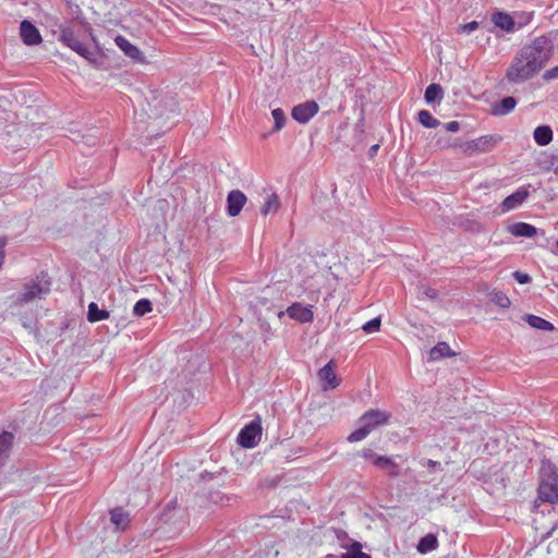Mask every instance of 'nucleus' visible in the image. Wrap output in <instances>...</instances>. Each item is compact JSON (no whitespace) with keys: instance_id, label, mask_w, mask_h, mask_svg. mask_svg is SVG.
Returning <instances> with one entry per match:
<instances>
[{"instance_id":"423d86ee","label":"nucleus","mask_w":558,"mask_h":558,"mask_svg":"<svg viewBox=\"0 0 558 558\" xmlns=\"http://www.w3.org/2000/svg\"><path fill=\"white\" fill-rule=\"evenodd\" d=\"M532 13H529L524 22H520L517 24V22L510 14L499 11L492 15V22L496 27L507 33H514L517 29L522 28L526 23H529L532 19Z\"/></svg>"},{"instance_id":"4468645a","label":"nucleus","mask_w":558,"mask_h":558,"mask_svg":"<svg viewBox=\"0 0 558 558\" xmlns=\"http://www.w3.org/2000/svg\"><path fill=\"white\" fill-rule=\"evenodd\" d=\"M114 43L124 52V54L132 60L142 61L144 59L142 51L135 45L131 44L124 36H116Z\"/></svg>"},{"instance_id":"72a5a7b5","label":"nucleus","mask_w":558,"mask_h":558,"mask_svg":"<svg viewBox=\"0 0 558 558\" xmlns=\"http://www.w3.org/2000/svg\"><path fill=\"white\" fill-rule=\"evenodd\" d=\"M80 56L84 57L86 60L93 62L95 61L96 52L89 50L84 44H83V51H75Z\"/></svg>"},{"instance_id":"f704fd0d","label":"nucleus","mask_w":558,"mask_h":558,"mask_svg":"<svg viewBox=\"0 0 558 558\" xmlns=\"http://www.w3.org/2000/svg\"><path fill=\"white\" fill-rule=\"evenodd\" d=\"M361 456L365 460L372 461V463L375 465L376 458H380L381 456L376 454L372 449H363L361 452Z\"/></svg>"},{"instance_id":"bb28decb","label":"nucleus","mask_w":558,"mask_h":558,"mask_svg":"<svg viewBox=\"0 0 558 558\" xmlns=\"http://www.w3.org/2000/svg\"><path fill=\"white\" fill-rule=\"evenodd\" d=\"M279 208V199L277 194L271 193L267 196L264 205L260 208V214L263 216H267L269 214L276 213Z\"/></svg>"},{"instance_id":"c9c22d12","label":"nucleus","mask_w":558,"mask_h":558,"mask_svg":"<svg viewBox=\"0 0 558 558\" xmlns=\"http://www.w3.org/2000/svg\"><path fill=\"white\" fill-rule=\"evenodd\" d=\"M478 28V23L476 21L469 22L460 27L461 33L471 34L475 29Z\"/></svg>"},{"instance_id":"20e7f679","label":"nucleus","mask_w":558,"mask_h":558,"mask_svg":"<svg viewBox=\"0 0 558 558\" xmlns=\"http://www.w3.org/2000/svg\"><path fill=\"white\" fill-rule=\"evenodd\" d=\"M262 438L260 420L256 418L246 424L239 433L236 441L243 448H254Z\"/></svg>"},{"instance_id":"37998d69","label":"nucleus","mask_w":558,"mask_h":558,"mask_svg":"<svg viewBox=\"0 0 558 558\" xmlns=\"http://www.w3.org/2000/svg\"><path fill=\"white\" fill-rule=\"evenodd\" d=\"M325 558H338V557H337L336 555H331V554H329V555H327Z\"/></svg>"},{"instance_id":"dca6fc26","label":"nucleus","mask_w":558,"mask_h":558,"mask_svg":"<svg viewBox=\"0 0 558 558\" xmlns=\"http://www.w3.org/2000/svg\"><path fill=\"white\" fill-rule=\"evenodd\" d=\"M515 106V98L512 96H508L502 98L498 104L494 105L492 108V112L494 116L497 117L507 116L508 113L514 110Z\"/></svg>"},{"instance_id":"9d476101","label":"nucleus","mask_w":558,"mask_h":558,"mask_svg":"<svg viewBox=\"0 0 558 558\" xmlns=\"http://www.w3.org/2000/svg\"><path fill=\"white\" fill-rule=\"evenodd\" d=\"M20 35L23 43L27 46H34L41 43V36L37 27L27 20L21 22Z\"/></svg>"},{"instance_id":"473e14b6","label":"nucleus","mask_w":558,"mask_h":558,"mask_svg":"<svg viewBox=\"0 0 558 558\" xmlns=\"http://www.w3.org/2000/svg\"><path fill=\"white\" fill-rule=\"evenodd\" d=\"M513 278L520 283V284H525V283H529L531 282V277L530 275L525 274V272H521L519 270L514 271L512 274Z\"/></svg>"},{"instance_id":"a211bd4d","label":"nucleus","mask_w":558,"mask_h":558,"mask_svg":"<svg viewBox=\"0 0 558 558\" xmlns=\"http://www.w3.org/2000/svg\"><path fill=\"white\" fill-rule=\"evenodd\" d=\"M456 355L447 342H438L428 353V361H437L442 357Z\"/></svg>"},{"instance_id":"0eeeda50","label":"nucleus","mask_w":558,"mask_h":558,"mask_svg":"<svg viewBox=\"0 0 558 558\" xmlns=\"http://www.w3.org/2000/svg\"><path fill=\"white\" fill-rule=\"evenodd\" d=\"M530 195V185L520 186L515 192L508 195L500 204V213L506 214L519 208Z\"/></svg>"},{"instance_id":"aec40b11","label":"nucleus","mask_w":558,"mask_h":558,"mask_svg":"<svg viewBox=\"0 0 558 558\" xmlns=\"http://www.w3.org/2000/svg\"><path fill=\"white\" fill-rule=\"evenodd\" d=\"M524 320L529 324L530 327L537 330L551 331L555 329L550 322L537 315L527 314L524 316Z\"/></svg>"},{"instance_id":"39448f33","label":"nucleus","mask_w":558,"mask_h":558,"mask_svg":"<svg viewBox=\"0 0 558 558\" xmlns=\"http://www.w3.org/2000/svg\"><path fill=\"white\" fill-rule=\"evenodd\" d=\"M50 291V281L41 279L37 282L26 284L23 292L19 295L17 300L21 303H28L36 299H41Z\"/></svg>"},{"instance_id":"412c9836","label":"nucleus","mask_w":558,"mask_h":558,"mask_svg":"<svg viewBox=\"0 0 558 558\" xmlns=\"http://www.w3.org/2000/svg\"><path fill=\"white\" fill-rule=\"evenodd\" d=\"M438 547V539H437V536L435 534H427L425 536H423L418 543H417V546H416V549L420 554H428L435 549H437Z\"/></svg>"},{"instance_id":"cd10ccee","label":"nucleus","mask_w":558,"mask_h":558,"mask_svg":"<svg viewBox=\"0 0 558 558\" xmlns=\"http://www.w3.org/2000/svg\"><path fill=\"white\" fill-rule=\"evenodd\" d=\"M418 122L428 129L437 128L440 121L432 116L428 110H421L417 113Z\"/></svg>"},{"instance_id":"c03bdc74","label":"nucleus","mask_w":558,"mask_h":558,"mask_svg":"<svg viewBox=\"0 0 558 558\" xmlns=\"http://www.w3.org/2000/svg\"><path fill=\"white\" fill-rule=\"evenodd\" d=\"M557 247H558V241H557Z\"/></svg>"},{"instance_id":"6ab92c4d","label":"nucleus","mask_w":558,"mask_h":558,"mask_svg":"<svg viewBox=\"0 0 558 558\" xmlns=\"http://www.w3.org/2000/svg\"><path fill=\"white\" fill-rule=\"evenodd\" d=\"M533 138L539 146H546L553 141V130L549 125H539L533 132Z\"/></svg>"},{"instance_id":"393cba45","label":"nucleus","mask_w":558,"mask_h":558,"mask_svg":"<svg viewBox=\"0 0 558 558\" xmlns=\"http://www.w3.org/2000/svg\"><path fill=\"white\" fill-rule=\"evenodd\" d=\"M110 520L119 530H124L129 523V514L122 508H114L110 511Z\"/></svg>"},{"instance_id":"b1692460","label":"nucleus","mask_w":558,"mask_h":558,"mask_svg":"<svg viewBox=\"0 0 558 558\" xmlns=\"http://www.w3.org/2000/svg\"><path fill=\"white\" fill-rule=\"evenodd\" d=\"M444 92L439 84L433 83L426 87L424 99L427 104L440 102Z\"/></svg>"},{"instance_id":"2f4dec72","label":"nucleus","mask_w":558,"mask_h":558,"mask_svg":"<svg viewBox=\"0 0 558 558\" xmlns=\"http://www.w3.org/2000/svg\"><path fill=\"white\" fill-rule=\"evenodd\" d=\"M493 301L502 308H507L511 304L510 299L502 292L495 293Z\"/></svg>"},{"instance_id":"7ed1b4c3","label":"nucleus","mask_w":558,"mask_h":558,"mask_svg":"<svg viewBox=\"0 0 558 558\" xmlns=\"http://www.w3.org/2000/svg\"><path fill=\"white\" fill-rule=\"evenodd\" d=\"M500 141L501 136L497 134H488L454 145L458 146L464 155L474 156L493 150Z\"/></svg>"},{"instance_id":"ddd939ff","label":"nucleus","mask_w":558,"mask_h":558,"mask_svg":"<svg viewBox=\"0 0 558 558\" xmlns=\"http://www.w3.org/2000/svg\"><path fill=\"white\" fill-rule=\"evenodd\" d=\"M287 314L290 318L300 323H312L314 314L312 306L302 305L299 302L293 303L287 308Z\"/></svg>"},{"instance_id":"f03ea898","label":"nucleus","mask_w":558,"mask_h":558,"mask_svg":"<svg viewBox=\"0 0 558 558\" xmlns=\"http://www.w3.org/2000/svg\"><path fill=\"white\" fill-rule=\"evenodd\" d=\"M391 414L381 410H368L359 420L360 426L349 436L350 442H357L365 439L374 429L386 425Z\"/></svg>"},{"instance_id":"c756f323","label":"nucleus","mask_w":558,"mask_h":558,"mask_svg":"<svg viewBox=\"0 0 558 558\" xmlns=\"http://www.w3.org/2000/svg\"><path fill=\"white\" fill-rule=\"evenodd\" d=\"M271 116H272V119L275 122L274 131L278 132L281 129H283V126L286 125V121H287L284 111L281 108H276V109L271 110Z\"/></svg>"},{"instance_id":"f8f14e48","label":"nucleus","mask_w":558,"mask_h":558,"mask_svg":"<svg viewBox=\"0 0 558 558\" xmlns=\"http://www.w3.org/2000/svg\"><path fill=\"white\" fill-rule=\"evenodd\" d=\"M246 203V196L240 190L229 192L227 196V211L230 217H236Z\"/></svg>"},{"instance_id":"e433bc0d","label":"nucleus","mask_w":558,"mask_h":558,"mask_svg":"<svg viewBox=\"0 0 558 558\" xmlns=\"http://www.w3.org/2000/svg\"><path fill=\"white\" fill-rule=\"evenodd\" d=\"M353 554L354 558H372L368 554L363 553L361 549V544L359 542L353 543Z\"/></svg>"},{"instance_id":"7c9ffc66","label":"nucleus","mask_w":558,"mask_h":558,"mask_svg":"<svg viewBox=\"0 0 558 558\" xmlns=\"http://www.w3.org/2000/svg\"><path fill=\"white\" fill-rule=\"evenodd\" d=\"M380 325H381V319L380 317H374L373 319L366 322L363 326H362V329L367 332V333H373V332H376L379 330L380 328Z\"/></svg>"},{"instance_id":"58836bf2","label":"nucleus","mask_w":558,"mask_h":558,"mask_svg":"<svg viewBox=\"0 0 558 558\" xmlns=\"http://www.w3.org/2000/svg\"><path fill=\"white\" fill-rule=\"evenodd\" d=\"M544 78L547 80V81L554 80V78H558V65L547 70L544 73Z\"/></svg>"},{"instance_id":"4c0bfd02","label":"nucleus","mask_w":558,"mask_h":558,"mask_svg":"<svg viewBox=\"0 0 558 558\" xmlns=\"http://www.w3.org/2000/svg\"><path fill=\"white\" fill-rule=\"evenodd\" d=\"M421 293L430 300H435L438 296V292L430 287H422Z\"/></svg>"},{"instance_id":"6e6552de","label":"nucleus","mask_w":558,"mask_h":558,"mask_svg":"<svg viewBox=\"0 0 558 558\" xmlns=\"http://www.w3.org/2000/svg\"><path fill=\"white\" fill-rule=\"evenodd\" d=\"M318 110H319V107H318L317 102L314 100H308V101H305V102L294 106L291 111V116L296 122H299L301 124H305L313 117L316 116Z\"/></svg>"},{"instance_id":"a19ab883","label":"nucleus","mask_w":558,"mask_h":558,"mask_svg":"<svg viewBox=\"0 0 558 558\" xmlns=\"http://www.w3.org/2000/svg\"><path fill=\"white\" fill-rule=\"evenodd\" d=\"M378 148H379V145H378V144L373 145V146L369 148V154H371V156L375 155V154L377 153Z\"/></svg>"},{"instance_id":"a878e982","label":"nucleus","mask_w":558,"mask_h":558,"mask_svg":"<svg viewBox=\"0 0 558 558\" xmlns=\"http://www.w3.org/2000/svg\"><path fill=\"white\" fill-rule=\"evenodd\" d=\"M109 317V312L100 310L95 302L89 303L87 311V319L90 323H97Z\"/></svg>"},{"instance_id":"f3484780","label":"nucleus","mask_w":558,"mask_h":558,"mask_svg":"<svg viewBox=\"0 0 558 558\" xmlns=\"http://www.w3.org/2000/svg\"><path fill=\"white\" fill-rule=\"evenodd\" d=\"M509 232L517 238H532L536 234L537 229L526 222H515L509 227Z\"/></svg>"},{"instance_id":"9b49d317","label":"nucleus","mask_w":558,"mask_h":558,"mask_svg":"<svg viewBox=\"0 0 558 558\" xmlns=\"http://www.w3.org/2000/svg\"><path fill=\"white\" fill-rule=\"evenodd\" d=\"M317 376L322 381V388L325 391L335 389L339 385V380L337 379L336 373L333 371L332 360L318 371Z\"/></svg>"},{"instance_id":"5701e85b","label":"nucleus","mask_w":558,"mask_h":558,"mask_svg":"<svg viewBox=\"0 0 558 558\" xmlns=\"http://www.w3.org/2000/svg\"><path fill=\"white\" fill-rule=\"evenodd\" d=\"M375 465L387 471L390 476L397 477L400 475L399 466L389 457L381 456L380 458H376Z\"/></svg>"},{"instance_id":"4be33fe9","label":"nucleus","mask_w":558,"mask_h":558,"mask_svg":"<svg viewBox=\"0 0 558 558\" xmlns=\"http://www.w3.org/2000/svg\"><path fill=\"white\" fill-rule=\"evenodd\" d=\"M14 436L12 433L3 432L0 435V466L3 465L12 447Z\"/></svg>"},{"instance_id":"c85d7f7f","label":"nucleus","mask_w":558,"mask_h":558,"mask_svg":"<svg viewBox=\"0 0 558 558\" xmlns=\"http://www.w3.org/2000/svg\"><path fill=\"white\" fill-rule=\"evenodd\" d=\"M153 311V304L148 299L138 300L134 307L133 313L135 316H144Z\"/></svg>"},{"instance_id":"f257e3e1","label":"nucleus","mask_w":558,"mask_h":558,"mask_svg":"<svg viewBox=\"0 0 558 558\" xmlns=\"http://www.w3.org/2000/svg\"><path fill=\"white\" fill-rule=\"evenodd\" d=\"M553 45L545 36L536 37L523 46L512 59L506 71V80L511 84H521L534 77L548 62Z\"/></svg>"},{"instance_id":"79ce46f5","label":"nucleus","mask_w":558,"mask_h":558,"mask_svg":"<svg viewBox=\"0 0 558 558\" xmlns=\"http://www.w3.org/2000/svg\"><path fill=\"white\" fill-rule=\"evenodd\" d=\"M426 464L429 468H435L436 465H439V462L428 459Z\"/></svg>"},{"instance_id":"1a4fd4ad","label":"nucleus","mask_w":558,"mask_h":558,"mask_svg":"<svg viewBox=\"0 0 558 558\" xmlns=\"http://www.w3.org/2000/svg\"><path fill=\"white\" fill-rule=\"evenodd\" d=\"M58 39L73 51H83V43L76 36L74 29L70 25H61Z\"/></svg>"},{"instance_id":"2eb2a0df","label":"nucleus","mask_w":558,"mask_h":558,"mask_svg":"<svg viewBox=\"0 0 558 558\" xmlns=\"http://www.w3.org/2000/svg\"><path fill=\"white\" fill-rule=\"evenodd\" d=\"M538 497L542 501L555 504L558 501V484L542 483L538 488Z\"/></svg>"},{"instance_id":"ea45409f","label":"nucleus","mask_w":558,"mask_h":558,"mask_svg":"<svg viewBox=\"0 0 558 558\" xmlns=\"http://www.w3.org/2000/svg\"><path fill=\"white\" fill-rule=\"evenodd\" d=\"M444 128L448 132H458L460 130V123L458 121H450L445 123Z\"/></svg>"}]
</instances>
